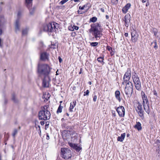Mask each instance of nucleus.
Here are the masks:
<instances>
[{
    "instance_id": "obj_27",
    "label": "nucleus",
    "mask_w": 160,
    "mask_h": 160,
    "mask_svg": "<svg viewBox=\"0 0 160 160\" xmlns=\"http://www.w3.org/2000/svg\"><path fill=\"white\" fill-rule=\"evenodd\" d=\"M97 60L98 62L102 63V64H104V62L103 61L104 60V57L102 58L101 57H99L97 59Z\"/></svg>"
},
{
    "instance_id": "obj_38",
    "label": "nucleus",
    "mask_w": 160,
    "mask_h": 160,
    "mask_svg": "<svg viewBox=\"0 0 160 160\" xmlns=\"http://www.w3.org/2000/svg\"><path fill=\"white\" fill-rule=\"evenodd\" d=\"M18 132V131L17 129H15L14 130L12 134V136L13 137H14L16 134H17Z\"/></svg>"
},
{
    "instance_id": "obj_62",
    "label": "nucleus",
    "mask_w": 160,
    "mask_h": 160,
    "mask_svg": "<svg viewBox=\"0 0 160 160\" xmlns=\"http://www.w3.org/2000/svg\"><path fill=\"white\" fill-rule=\"evenodd\" d=\"M78 13L79 14H82V12H80V11H79V10L78 11Z\"/></svg>"
},
{
    "instance_id": "obj_9",
    "label": "nucleus",
    "mask_w": 160,
    "mask_h": 160,
    "mask_svg": "<svg viewBox=\"0 0 160 160\" xmlns=\"http://www.w3.org/2000/svg\"><path fill=\"white\" fill-rule=\"evenodd\" d=\"M131 77V70L130 68L127 69V72L125 73L123 78L122 84L124 85L125 83H127L130 78Z\"/></svg>"
},
{
    "instance_id": "obj_11",
    "label": "nucleus",
    "mask_w": 160,
    "mask_h": 160,
    "mask_svg": "<svg viewBox=\"0 0 160 160\" xmlns=\"http://www.w3.org/2000/svg\"><path fill=\"white\" fill-rule=\"evenodd\" d=\"M143 105L144 109L148 114L150 113L149 107V102L148 99H144L143 100Z\"/></svg>"
},
{
    "instance_id": "obj_14",
    "label": "nucleus",
    "mask_w": 160,
    "mask_h": 160,
    "mask_svg": "<svg viewBox=\"0 0 160 160\" xmlns=\"http://www.w3.org/2000/svg\"><path fill=\"white\" fill-rule=\"evenodd\" d=\"M131 34L132 37V40L133 42H136L138 38V34L137 32L136 31L133 30L131 32Z\"/></svg>"
},
{
    "instance_id": "obj_8",
    "label": "nucleus",
    "mask_w": 160,
    "mask_h": 160,
    "mask_svg": "<svg viewBox=\"0 0 160 160\" xmlns=\"http://www.w3.org/2000/svg\"><path fill=\"white\" fill-rule=\"evenodd\" d=\"M136 110L140 118L142 120L144 119L143 114L144 111L142 110V105L139 102H138L136 105Z\"/></svg>"
},
{
    "instance_id": "obj_17",
    "label": "nucleus",
    "mask_w": 160,
    "mask_h": 160,
    "mask_svg": "<svg viewBox=\"0 0 160 160\" xmlns=\"http://www.w3.org/2000/svg\"><path fill=\"white\" fill-rule=\"evenodd\" d=\"M115 98L118 100L119 102H121L122 98L120 97V93L119 91L117 90L115 93Z\"/></svg>"
},
{
    "instance_id": "obj_51",
    "label": "nucleus",
    "mask_w": 160,
    "mask_h": 160,
    "mask_svg": "<svg viewBox=\"0 0 160 160\" xmlns=\"http://www.w3.org/2000/svg\"><path fill=\"white\" fill-rule=\"evenodd\" d=\"M21 15V12H20L19 11L18 12V18L19 16Z\"/></svg>"
},
{
    "instance_id": "obj_6",
    "label": "nucleus",
    "mask_w": 160,
    "mask_h": 160,
    "mask_svg": "<svg viewBox=\"0 0 160 160\" xmlns=\"http://www.w3.org/2000/svg\"><path fill=\"white\" fill-rule=\"evenodd\" d=\"M132 77L136 89L138 91L140 90L141 88V82L139 77L135 72L132 73Z\"/></svg>"
},
{
    "instance_id": "obj_20",
    "label": "nucleus",
    "mask_w": 160,
    "mask_h": 160,
    "mask_svg": "<svg viewBox=\"0 0 160 160\" xmlns=\"http://www.w3.org/2000/svg\"><path fill=\"white\" fill-rule=\"evenodd\" d=\"M131 5L130 3H127L122 8V11L124 13H126L130 8Z\"/></svg>"
},
{
    "instance_id": "obj_15",
    "label": "nucleus",
    "mask_w": 160,
    "mask_h": 160,
    "mask_svg": "<svg viewBox=\"0 0 160 160\" xmlns=\"http://www.w3.org/2000/svg\"><path fill=\"white\" fill-rule=\"evenodd\" d=\"M49 54L46 52H43L41 53L40 59L43 61L49 60Z\"/></svg>"
},
{
    "instance_id": "obj_43",
    "label": "nucleus",
    "mask_w": 160,
    "mask_h": 160,
    "mask_svg": "<svg viewBox=\"0 0 160 160\" xmlns=\"http://www.w3.org/2000/svg\"><path fill=\"white\" fill-rule=\"evenodd\" d=\"M73 27L74 29H74L76 30H78L79 29V28L78 27L76 26L75 25H73Z\"/></svg>"
},
{
    "instance_id": "obj_30",
    "label": "nucleus",
    "mask_w": 160,
    "mask_h": 160,
    "mask_svg": "<svg viewBox=\"0 0 160 160\" xmlns=\"http://www.w3.org/2000/svg\"><path fill=\"white\" fill-rule=\"evenodd\" d=\"M97 18L96 17H93L90 19V21L93 22H94L97 21Z\"/></svg>"
},
{
    "instance_id": "obj_16",
    "label": "nucleus",
    "mask_w": 160,
    "mask_h": 160,
    "mask_svg": "<svg viewBox=\"0 0 160 160\" xmlns=\"http://www.w3.org/2000/svg\"><path fill=\"white\" fill-rule=\"evenodd\" d=\"M130 15L129 14H127L124 17L123 21L125 22V25L126 27H128L130 21Z\"/></svg>"
},
{
    "instance_id": "obj_44",
    "label": "nucleus",
    "mask_w": 160,
    "mask_h": 160,
    "mask_svg": "<svg viewBox=\"0 0 160 160\" xmlns=\"http://www.w3.org/2000/svg\"><path fill=\"white\" fill-rule=\"evenodd\" d=\"M71 134L72 135V136H73V135H74V136H77V133H76L74 131H72V132Z\"/></svg>"
},
{
    "instance_id": "obj_46",
    "label": "nucleus",
    "mask_w": 160,
    "mask_h": 160,
    "mask_svg": "<svg viewBox=\"0 0 160 160\" xmlns=\"http://www.w3.org/2000/svg\"><path fill=\"white\" fill-rule=\"evenodd\" d=\"M97 99V96L96 95H95L93 97V101L94 102H96Z\"/></svg>"
},
{
    "instance_id": "obj_39",
    "label": "nucleus",
    "mask_w": 160,
    "mask_h": 160,
    "mask_svg": "<svg viewBox=\"0 0 160 160\" xmlns=\"http://www.w3.org/2000/svg\"><path fill=\"white\" fill-rule=\"evenodd\" d=\"M154 43L155 44V45L154 46V48H155V49H157L158 48V46L156 41H154Z\"/></svg>"
},
{
    "instance_id": "obj_53",
    "label": "nucleus",
    "mask_w": 160,
    "mask_h": 160,
    "mask_svg": "<svg viewBox=\"0 0 160 160\" xmlns=\"http://www.w3.org/2000/svg\"><path fill=\"white\" fill-rule=\"evenodd\" d=\"M118 0H111L112 2L115 3V2H118Z\"/></svg>"
},
{
    "instance_id": "obj_34",
    "label": "nucleus",
    "mask_w": 160,
    "mask_h": 160,
    "mask_svg": "<svg viewBox=\"0 0 160 160\" xmlns=\"http://www.w3.org/2000/svg\"><path fill=\"white\" fill-rule=\"evenodd\" d=\"M12 99L14 102H17V100H16L15 96L14 94H13L12 95Z\"/></svg>"
},
{
    "instance_id": "obj_60",
    "label": "nucleus",
    "mask_w": 160,
    "mask_h": 160,
    "mask_svg": "<svg viewBox=\"0 0 160 160\" xmlns=\"http://www.w3.org/2000/svg\"><path fill=\"white\" fill-rule=\"evenodd\" d=\"M124 35L125 37H127L128 36V33H125L124 34Z\"/></svg>"
},
{
    "instance_id": "obj_41",
    "label": "nucleus",
    "mask_w": 160,
    "mask_h": 160,
    "mask_svg": "<svg viewBox=\"0 0 160 160\" xmlns=\"http://www.w3.org/2000/svg\"><path fill=\"white\" fill-rule=\"evenodd\" d=\"M3 43V40L0 38V47H2Z\"/></svg>"
},
{
    "instance_id": "obj_2",
    "label": "nucleus",
    "mask_w": 160,
    "mask_h": 160,
    "mask_svg": "<svg viewBox=\"0 0 160 160\" xmlns=\"http://www.w3.org/2000/svg\"><path fill=\"white\" fill-rule=\"evenodd\" d=\"M48 106L47 105L44 106L42 110L38 113V118L39 120H49L51 116L50 112L48 110Z\"/></svg>"
},
{
    "instance_id": "obj_56",
    "label": "nucleus",
    "mask_w": 160,
    "mask_h": 160,
    "mask_svg": "<svg viewBox=\"0 0 160 160\" xmlns=\"http://www.w3.org/2000/svg\"><path fill=\"white\" fill-rule=\"evenodd\" d=\"M148 1V0H142V2L143 3H145L146 2H147Z\"/></svg>"
},
{
    "instance_id": "obj_12",
    "label": "nucleus",
    "mask_w": 160,
    "mask_h": 160,
    "mask_svg": "<svg viewBox=\"0 0 160 160\" xmlns=\"http://www.w3.org/2000/svg\"><path fill=\"white\" fill-rule=\"evenodd\" d=\"M116 111L118 113L119 117H123L125 116V111L123 106H120L117 108Z\"/></svg>"
},
{
    "instance_id": "obj_35",
    "label": "nucleus",
    "mask_w": 160,
    "mask_h": 160,
    "mask_svg": "<svg viewBox=\"0 0 160 160\" xmlns=\"http://www.w3.org/2000/svg\"><path fill=\"white\" fill-rule=\"evenodd\" d=\"M68 144L70 147L72 148H74V146L76 144H73V143H72L71 142H69Z\"/></svg>"
},
{
    "instance_id": "obj_19",
    "label": "nucleus",
    "mask_w": 160,
    "mask_h": 160,
    "mask_svg": "<svg viewBox=\"0 0 160 160\" xmlns=\"http://www.w3.org/2000/svg\"><path fill=\"white\" fill-rule=\"evenodd\" d=\"M76 102L75 100H73L70 103V106L69 107V110L70 112H73V109L76 105Z\"/></svg>"
},
{
    "instance_id": "obj_42",
    "label": "nucleus",
    "mask_w": 160,
    "mask_h": 160,
    "mask_svg": "<svg viewBox=\"0 0 160 160\" xmlns=\"http://www.w3.org/2000/svg\"><path fill=\"white\" fill-rule=\"evenodd\" d=\"M36 127L37 128H38V133L39 134H40L41 133V131L40 130V127L39 125L38 126H36Z\"/></svg>"
},
{
    "instance_id": "obj_49",
    "label": "nucleus",
    "mask_w": 160,
    "mask_h": 160,
    "mask_svg": "<svg viewBox=\"0 0 160 160\" xmlns=\"http://www.w3.org/2000/svg\"><path fill=\"white\" fill-rule=\"evenodd\" d=\"M153 94L154 95H155L156 96H157V91L156 90H153Z\"/></svg>"
},
{
    "instance_id": "obj_22",
    "label": "nucleus",
    "mask_w": 160,
    "mask_h": 160,
    "mask_svg": "<svg viewBox=\"0 0 160 160\" xmlns=\"http://www.w3.org/2000/svg\"><path fill=\"white\" fill-rule=\"evenodd\" d=\"M125 135L126 134L125 133H124L122 134L120 136H119L118 138V141L120 142H122L124 139Z\"/></svg>"
},
{
    "instance_id": "obj_10",
    "label": "nucleus",
    "mask_w": 160,
    "mask_h": 160,
    "mask_svg": "<svg viewBox=\"0 0 160 160\" xmlns=\"http://www.w3.org/2000/svg\"><path fill=\"white\" fill-rule=\"evenodd\" d=\"M32 0H25L26 5L28 9L29 10L30 14L31 15L33 14L35 11V8L33 7L30 9V8L32 5Z\"/></svg>"
},
{
    "instance_id": "obj_4",
    "label": "nucleus",
    "mask_w": 160,
    "mask_h": 160,
    "mask_svg": "<svg viewBox=\"0 0 160 160\" xmlns=\"http://www.w3.org/2000/svg\"><path fill=\"white\" fill-rule=\"evenodd\" d=\"M58 27L59 24L53 22L44 25L43 26V30L46 32H52L56 31Z\"/></svg>"
},
{
    "instance_id": "obj_57",
    "label": "nucleus",
    "mask_w": 160,
    "mask_h": 160,
    "mask_svg": "<svg viewBox=\"0 0 160 160\" xmlns=\"http://www.w3.org/2000/svg\"><path fill=\"white\" fill-rule=\"evenodd\" d=\"M46 139H47V140H48L49 139V135H48V134H47V136H46Z\"/></svg>"
},
{
    "instance_id": "obj_50",
    "label": "nucleus",
    "mask_w": 160,
    "mask_h": 160,
    "mask_svg": "<svg viewBox=\"0 0 160 160\" xmlns=\"http://www.w3.org/2000/svg\"><path fill=\"white\" fill-rule=\"evenodd\" d=\"M58 58V60H59V62H61L62 61V60L61 58L60 57H59Z\"/></svg>"
},
{
    "instance_id": "obj_32",
    "label": "nucleus",
    "mask_w": 160,
    "mask_h": 160,
    "mask_svg": "<svg viewBox=\"0 0 160 160\" xmlns=\"http://www.w3.org/2000/svg\"><path fill=\"white\" fill-rule=\"evenodd\" d=\"M66 123H63L62 124V126L63 128H71L69 126H67Z\"/></svg>"
},
{
    "instance_id": "obj_3",
    "label": "nucleus",
    "mask_w": 160,
    "mask_h": 160,
    "mask_svg": "<svg viewBox=\"0 0 160 160\" xmlns=\"http://www.w3.org/2000/svg\"><path fill=\"white\" fill-rule=\"evenodd\" d=\"M51 68L47 64H43L38 66V72L40 74L45 76H48L50 73Z\"/></svg>"
},
{
    "instance_id": "obj_61",
    "label": "nucleus",
    "mask_w": 160,
    "mask_h": 160,
    "mask_svg": "<svg viewBox=\"0 0 160 160\" xmlns=\"http://www.w3.org/2000/svg\"><path fill=\"white\" fill-rule=\"evenodd\" d=\"M58 70H57V71H56V75H58Z\"/></svg>"
},
{
    "instance_id": "obj_48",
    "label": "nucleus",
    "mask_w": 160,
    "mask_h": 160,
    "mask_svg": "<svg viewBox=\"0 0 160 160\" xmlns=\"http://www.w3.org/2000/svg\"><path fill=\"white\" fill-rule=\"evenodd\" d=\"M49 125V123L48 122H46V124H45V128H48V126Z\"/></svg>"
},
{
    "instance_id": "obj_1",
    "label": "nucleus",
    "mask_w": 160,
    "mask_h": 160,
    "mask_svg": "<svg viewBox=\"0 0 160 160\" xmlns=\"http://www.w3.org/2000/svg\"><path fill=\"white\" fill-rule=\"evenodd\" d=\"M91 28L89 30L90 32H92V35L97 40L99 39L102 36V31L100 30L101 26L98 23L91 25Z\"/></svg>"
},
{
    "instance_id": "obj_24",
    "label": "nucleus",
    "mask_w": 160,
    "mask_h": 160,
    "mask_svg": "<svg viewBox=\"0 0 160 160\" xmlns=\"http://www.w3.org/2000/svg\"><path fill=\"white\" fill-rule=\"evenodd\" d=\"M151 32L154 33V35L156 37L158 38V36L157 35L158 30L157 29L155 28H152L151 29Z\"/></svg>"
},
{
    "instance_id": "obj_63",
    "label": "nucleus",
    "mask_w": 160,
    "mask_h": 160,
    "mask_svg": "<svg viewBox=\"0 0 160 160\" xmlns=\"http://www.w3.org/2000/svg\"><path fill=\"white\" fill-rule=\"evenodd\" d=\"M67 115V116H69V114L68 113H66L64 115V116L65 115Z\"/></svg>"
},
{
    "instance_id": "obj_58",
    "label": "nucleus",
    "mask_w": 160,
    "mask_h": 160,
    "mask_svg": "<svg viewBox=\"0 0 160 160\" xmlns=\"http://www.w3.org/2000/svg\"><path fill=\"white\" fill-rule=\"evenodd\" d=\"M82 68H81L80 69V71L79 72V74H81L82 73Z\"/></svg>"
},
{
    "instance_id": "obj_59",
    "label": "nucleus",
    "mask_w": 160,
    "mask_h": 160,
    "mask_svg": "<svg viewBox=\"0 0 160 160\" xmlns=\"http://www.w3.org/2000/svg\"><path fill=\"white\" fill-rule=\"evenodd\" d=\"M100 10L102 12H104V9L103 8H100Z\"/></svg>"
},
{
    "instance_id": "obj_64",
    "label": "nucleus",
    "mask_w": 160,
    "mask_h": 160,
    "mask_svg": "<svg viewBox=\"0 0 160 160\" xmlns=\"http://www.w3.org/2000/svg\"><path fill=\"white\" fill-rule=\"evenodd\" d=\"M106 18L107 19L109 18V16L107 15H106Z\"/></svg>"
},
{
    "instance_id": "obj_37",
    "label": "nucleus",
    "mask_w": 160,
    "mask_h": 160,
    "mask_svg": "<svg viewBox=\"0 0 160 160\" xmlns=\"http://www.w3.org/2000/svg\"><path fill=\"white\" fill-rule=\"evenodd\" d=\"M68 0H62L60 2V3L62 5H63L65 3L67 2Z\"/></svg>"
},
{
    "instance_id": "obj_7",
    "label": "nucleus",
    "mask_w": 160,
    "mask_h": 160,
    "mask_svg": "<svg viewBox=\"0 0 160 160\" xmlns=\"http://www.w3.org/2000/svg\"><path fill=\"white\" fill-rule=\"evenodd\" d=\"M62 157L65 159L69 158L71 157V151L68 148L61 149Z\"/></svg>"
},
{
    "instance_id": "obj_54",
    "label": "nucleus",
    "mask_w": 160,
    "mask_h": 160,
    "mask_svg": "<svg viewBox=\"0 0 160 160\" xmlns=\"http://www.w3.org/2000/svg\"><path fill=\"white\" fill-rule=\"evenodd\" d=\"M149 5V3L148 1L146 4V7H148Z\"/></svg>"
},
{
    "instance_id": "obj_29",
    "label": "nucleus",
    "mask_w": 160,
    "mask_h": 160,
    "mask_svg": "<svg viewBox=\"0 0 160 160\" xmlns=\"http://www.w3.org/2000/svg\"><path fill=\"white\" fill-rule=\"evenodd\" d=\"M62 108L63 107L61 106V104H60L57 110V113L61 112Z\"/></svg>"
},
{
    "instance_id": "obj_31",
    "label": "nucleus",
    "mask_w": 160,
    "mask_h": 160,
    "mask_svg": "<svg viewBox=\"0 0 160 160\" xmlns=\"http://www.w3.org/2000/svg\"><path fill=\"white\" fill-rule=\"evenodd\" d=\"M57 47V43H53V44L52 43L50 47V48L54 49L56 48Z\"/></svg>"
},
{
    "instance_id": "obj_45",
    "label": "nucleus",
    "mask_w": 160,
    "mask_h": 160,
    "mask_svg": "<svg viewBox=\"0 0 160 160\" xmlns=\"http://www.w3.org/2000/svg\"><path fill=\"white\" fill-rule=\"evenodd\" d=\"M142 98L143 100L144 99H147V96L146 95H145L144 94V95L142 96Z\"/></svg>"
},
{
    "instance_id": "obj_52",
    "label": "nucleus",
    "mask_w": 160,
    "mask_h": 160,
    "mask_svg": "<svg viewBox=\"0 0 160 160\" xmlns=\"http://www.w3.org/2000/svg\"><path fill=\"white\" fill-rule=\"evenodd\" d=\"M156 142L157 143L159 144L160 145V140H157Z\"/></svg>"
},
{
    "instance_id": "obj_23",
    "label": "nucleus",
    "mask_w": 160,
    "mask_h": 160,
    "mask_svg": "<svg viewBox=\"0 0 160 160\" xmlns=\"http://www.w3.org/2000/svg\"><path fill=\"white\" fill-rule=\"evenodd\" d=\"M134 128L137 129L138 131L142 129L141 124L139 122H137L136 124L134 126Z\"/></svg>"
},
{
    "instance_id": "obj_33",
    "label": "nucleus",
    "mask_w": 160,
    "mask_h": 160,
    "mask_svg": "<svg viewBox=\"0 0 160 160\" xmlns=\"http://www.w3.org/2000/svg\"><path fill=\"white\" fill-rule=\"evenodd\" d=\"M98 42H92L90 43V45L92 47H95L98 45Z\"/></svg>"
},
{
    "instance_id": "obj_55",
    "label": "nucleus",
    "mask_w": 160,
    "mask_h": 160,
    "mask_svg": "<svg viewBox=\"0 0 160 160\" xmlns=\"http://www.w3.org/2000/svg\"><path fill=\"white\" fill-rule=\"evenodd\" d=\"M40 123L42 125H43L45 124V122L44 121H41L40 122Z\"/></svg>"
},
{
    "instance_id": "obj_28",
    "label": "nucleus",
    "mask_w": 160,
    "mask_h": 160,
    "mask_svg": "<svg viewBox=\"0 0 160 160\" xmlns=\"http://www.w3.org/2000/svg\"><path fill=\"white\" fill-rule=\"evenodd\" d=\"M74 149H75L77 152H79L82 149L79 146H78L77 144H75Z\"/></svg>"
},
{
    "instance_id": "obj_18",
    "label": "nucleus",
    "mask_w": 160,
    "mask_h": 160,
    "mask_svg": "<svg viewBox=\"0 0 160 160\" xmlns=\"http://www.w3.org/2000/svg\"><path fill=\"white\" fill-rule=\"evenodd\" d=\"M15 32H17L18 31H20L19 21L18 18L16 20L15 24Z\"/></svg>"
},
{
    "instance_id": "obj_5",
    "label": "nucleus",
    "mask_w": 160,
    "mask_h": 160,
    "mask_svg": "<svg viewBox=\"0 0 160 160\" xmlns=\"http://www.w3.org/2000/svg\"><path fill=\"white\" fill-rule=\"evenodd\" d=\"M126 84L124 89L125 93L128 97L130 98L132 96L133 92V84L130 81L128 82Z\"/></svg>"
},
{
    "instance_id": "obj_40",
    "label": "nucleus",
    "mask_w": 160,
    "mask_h": 160,
    "mask_svg": "<svg viewBox=\"0 0 160 160\" xmlns=\"http://www.w3.org/2000/svg\"><path fill=\"white\" fill-rule=\"evenodd\" d=\"M87 5H84L83 6H82V7L80 6L79 7V9L83 10V9H84L86 7H87Z\"/></svg>"
},
{
    "instance_id": "obj_47",
    "label": "nucleus",
    "mask_w": 160,
    "mask_h": 160,
    "mask_svg": "<svg viewBox=\"0 0 160 160\" xmlns=\"http://www.w3.org/2000/svg\"><path fill=\"white\" fill-rule=\"evenodd\" d=\"M68 29L71 31H73L74 30V29H73V26L69 27H68Z\"/></svg>"
},
{
    "instance_id": "obj_36",
    "label": "nucleus",
    "mask_w": 160,
    "mask_h": 160,
    "mask_svg": "<svg viewBox=\"0 0 160 160\" xmlns=\"http://www.w3.org/2000/svg\"><path fill=\"white\" fill-rule=\"evenodd\" d=\"M89 93V90H87L86 92H84V94L83 95L84 96H85L86 95H88Z\"/></svg>"
},
{
    "instance_id": "obj_26",
    "label": "nucleus",
    "mask_w": 160,
    "mask_h": 160,
    "mask_svg": "<svg viewBox=\"0 0 160 160\" xmlns=\"http://www.w3.org/2000/svg\"><path fill=\"white\" fill-rule=\"evenodd\" d=\"M28 28H26L25 29H23L22 31V34L23 35H26L28 32Z\"/></svg>"
},
{
    "instance_id": "obj_25",
    "label": "nucleus",
    "mask_w": 160,
    "mask_h": 160,
    "mask_svg": "<svg viewBox=\"0 0 160 160\" xmlns=\"http://www.w3.org/2000/svg\"><path fill=\"white\" fill-rule=\"evenodd\" d=\"M106 49L109 52H110L111 55H112L114 54V52L113 51L111 47L108 46H107L106 47Z\"/></svg>"
},
{
    "instance_id": "obj_21",
    "label": "nucleus",
    "mask_w": 160,
    "mask_h": 160,
    "mask_svg": "<svg viewBox=\"0 0 160 160\" xmlns=\"http://www.w3.org/2000/svg\"><path fill=\"white\" fill-rule=\"evenodd\" d=\"M4 18L3 16L0 17V36L2 33L3 31L2 28V23L4 21Z\"/></svg>"
},
{
    "instance_id": "obj_13",
    "label": "nucleus",
    "mask_w": 160,
    "mask_h": 160,
    "mask_svg": "<svg viewBox=\"0 0 160 160\" xmlns=\"http://www.w3.org/2000/svg\"><path fill=\"white\" fill-rule=\"evenodd\" d=\"M50 79L48 76H45L43 80L42 86L45 88L49 87Z\"/></svg>"
}]
</instances>
